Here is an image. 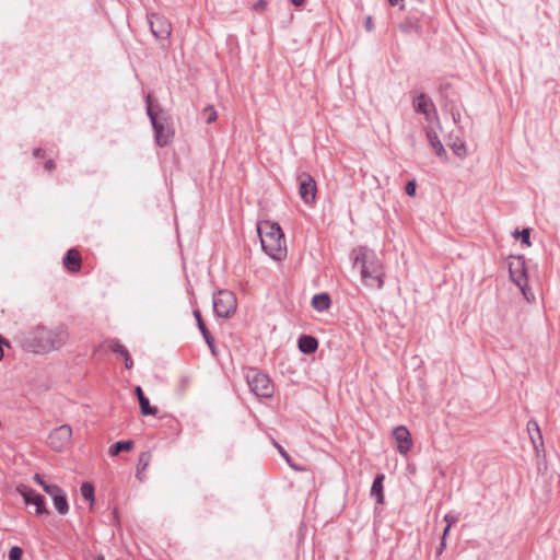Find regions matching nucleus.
I'll list each match as a JSON object with an SVG mask.
<instances>
[{"mask_svg":"<svg viewBox=\"0 0 560 560\" xmlns=\"http://www.w3.org/2000/svg\"><path fill=\"white\" fill-rule=\"evenodd\" d=\"M148 102V115L151 119L152 126L155 132V140L160 147H164L171 143L174 137V130L166 120H160L156 114L153 112L151 106V96L147 98Z\"/></svg>","mask_w":560,"mask_h":560,"instance_id":"nucleus-5","label":"nucleus"},{"mask_svg":"<svg viewBox=\"0 0 560 560\" xmlns=\"http://www.w3.org/2000/svg\"><path fill=\"white\" fill-rule=\"evenodd\" d=\"M446 548V539L442 538L440 542V547L438 548V556L442 555L444 549Z\"/></svg>","mask_w":560,"mask_h":560,"instance_id":"nucleus-35","label":"nucleus"},{"mask_svg":"<svg viewBox=\"0 0 560 560\" xmlns=\"http://www.w3.org/2000/svg\"><path fill=\"white\" fill-rule=\"evenodd\" d=\"M34 480H35L38 485H40V486L43 487V489H44V490H45V486H49L48 483H46V482L42 479L40 475H38V474H36V475L34 476Z\"/></svg>","mask_w":560,"mask_h":560,"instance_id":"nucleus-34","label":"nucleus"},{"mask_svg":"<svg viewBox=\"0 0 560 560\" xmlns=\"http://www.w3.org/2000/svg\"><path fill=\"white\" fill-rule=\"evenodd\" d=\"M365 27L368 31H371L373 28V22H372V18L369 16L365 21Z\"/></svg>","mask_w":560,"mask_h":560,"instance_id":"nucleus-36","label":"nucleus"},{"mask_svg":"<svg viewBox=\"0 0 560 560\" xmlns=\"http://www.w3.org/2000/svg\"><path fill=\"white\" fill-rule=\"evenodd\" d=\"M257 233L262 250L273 260L287 258L288 249L284 234L277 222L264 220L257 223Z\"/></svg>","mask_w":560,"mask_h":560,"instance_id":"nucleus-2","label":"nucleus"},{"mask_svg":"<svg viewBox=\"0 0 560 560\" xmlns=\"http://www.w3.org/2000/svg\"><path fill=\"white\" fill-rule=\"evenodd\" d=\"M81 495L90 502L91 505L94 503V487L90 482H83L81 486Z\"/></svg>","mask_w":560,"mask_h":560,"instance_id":"nucleus-25","label":"nucleus"},{"mask_svg":"<svg viewBox=\"0 0 560 560\" xmlns=\"http://www.w3.org/2000/svg\"><path fill=\"white\" fill-rule=\"evenodd\" d=\"M415 108L417 112L425 115L428 121L436 120L438 117L435 115L433 104L431 101L423 94L419 95L413 102Z\"/></svg>","mask_w":560,"mask_h":560,"instance_id":"nucleus-14","label":"nucleus"},{"mask_svg":"<svg viewBox=\"0 0 560 560\" xmlns=\"http://www.w3.org/2000/svg\"><path fill=\"white\" fill-rule=\"evenodd\" d=\"M292 3L295 5V7H300L303 4L304 0H291Z\"/></svg>","mask_w":560,"mask_h":560,"instance_id":"nucleus-41","label":"nucleus"},{"mask_svg":"<svg viewBox=\"0 0 560 560\" xmlns=\"http://www.w3.org/2000/svg\"><path fill=\"white\" fill-rule=\"evenodd\" d=\"M427 138H428L431 147L434 149V151H435V153L438 155L441 156V155H443L445 153L444 147L441 143V141L439 140V137H438L436 132H434L431 129H428L427 130Z\"/></svg>","mask_w":560,"mask_h":560,"instance_id":"nucleus-22","label":"nucleus"},{"mask_svg":"<svg viewBox=\"0 0 560 560\" xmlns=\"http://www.w3.org/2000/svg\"><path fill=\"white\" fill-rule=\"evenodd\" d=\"M452 115H453L454 121L457 122L459 120V117H460L459 113H454L453 112Z\"/></svg>","mask_w":560,"mask_h":560,"instance_id":"nucleus-42","label":"nucleus"},{"mask_svg":"<svg viewBox=\"0 0 560 560\" xmlns=\"http://www.w3.org/2000/svg\"><path fill=\"white\" fill-rule=\"evenodd\" d=\"M33 155H34L35 158L43 156V150H42V149H35V150L33 151Z\"/></svg>","mask_w":560,"mask_h":560,"instance_id":"nucleus-39","label":"nucleus"},{"mask_svg":"<svg viewBox=\"0 0 560 560\" xmlns=\"http://www.w3.org/2000/svg\"><path fill=\"white\" fill-rule=\"evenodd\" d=\"M149 23L151 31L156 38L166 39L170 37L172 25L166 18L159 14H151Z\"/></svg>","mask_w":560,"mask_h":560,"instance_id":"nucleus-10","label":"nucleus"},{"mask_svg":"<svg viewBox=\"0 0 560 560\" xmlns=\"http://www.w3.org/2000/svg\"><path fill=\"white\" fill-rule=\"evenodd\" d=\"M236 306V298L230 291H219L213 298V307L220 317H230L235 313Z\"/></svg>","mask_w":560,"mask_h":560,"instance_id":"nucleus-7","label":"nucleus"},{"mask_svg":"<svg viewBox=\"0 0 560 560\" xmlns=\"http://www.w3.org/2000/svg\"><path fill=\"white\" fill-rule=\"evenodd\" d=\"M132 445H133V443L131 441L117 442L109 447L108 454L110 456H116L122 451H125V452L130 451L132 448Z\"/></svg>","mask_w":560,"mask_h":560,"instance_id":"nucleus-24","label":"nucleus"},{"mask_svg":"<svg viewBox=\"0 0 560 560\" xmlns=\"http://www.w3.org/2000/svg\"><path fill=\"white\" fill-rule=\"evenodd\" d=\"M252 392L258 397L269 398L273 395L275 387L268 375L253 372L247 376Z\"/></svg>","mask_w":560,"mask_h":560,"instance_id":"nucleus-6","label":"nucleus"},{"mask_svg":"<svg viewBox=\"0 0 560 560\" xmlns=\"http://www.w3.org/2000/svg\"><path fill=\"white\" fill-rule=\"evenodd\" d=\"M312 306L318 312L328 310L330 306L329 295L326 293L314 295L312 299Z\"/></svg>","mask_w":560,"mask_h":560,"instance_id":"nucleus-20","label":"nucleus"},{"mask_svg":"<svg viewBox=\"0 0 560 560\" xmlns=\"http://www.w3.org/2000/svg\"><path fill=\"white\" fill-rule=\"evenodd\" d=\"M444 521L446 522V525H448V527H452V525L455 524L456 522V517L447 514L444 516Z\"/></svg>","mask_w":560,"mask_h":560,"instance_id":"nucleus-32","label":"nucleus"},{"mask_svg":"<svg viewBox=\"0 0 560 560\" xmlns=\"http://www.w3.org/2000/svg\"><path fill=\"white\" fill-rule=\"evenodd\" d=\"M318 342L316 338L312 336H302L299 339V349L303 353H313L317 350Z\"/></svg>","mask_w":560,"mask_h":560,"instance_id":"nucleus-18","label":"nucleus"},{"mask_svg":"<svg viewBox=\"0 0 560 560\" xmlns=\"http://www.w3.org/2000/svg\"><path fill=\"white\" fill-rule=\"evenodd\" d=\"M450 530H451V527H448V525H446V527L443 530L442 538L446 539V536L448 535Z\"/></svg>","mask_w":560,"mask_h":560,"instance_id":"nucleus-40","label":"nucleus"},{"mask_svg":"<svg viewBox=\"0 0 560 560\" xmlns=\"http://www.w3.org/2000/svg\"><path fill=\"white\" fill-rule=\"evenodd\" d=\"M451 148H452L453 152H454L457 156H459V158L465 156V154H466V148H465V144H464L463 142H459V143H456V142H455V143H453V144H452V147H451Z\"/></svg>","mask_w":560,"mask_h":560,"instance_id":"nucleus-28","label":"nucleus"},{"mask_svg":"<svg viewBox=\"0 0 560 560\" xmlns=\"http://www.w3.org/2000/svg\"><path fill=\"white\" fill-rule=\"evenodd\" d=\"M22 553H23V550L20 547H18V546L12 547L9 552V559L10 560H21Z\"/></svg>","mask_w":560,"mask_h":560,"instance_id":"nucleus-29","label":"nucleus"},{"mask_svg":"<svg viewBox=\"0 0 560 560\" xmlns=\"http://www.w3.org/2000/svg\"><path fill=\"white\" fill-rule=\"evenodd\" d=\"M508 266L511 280L521 289L525 299L529 300L524 257L510 256L508 259Z\"/></svg>","mask_w":560,"mask_h":560,"instance_id":"nucleus-4","label":"nucleus"},{"mask_svg":"<svg viewBox=\"0 0 560 560\" xmlns=\"http://www.w3.org/2000/svg\"><path fill=\"white\" fill-rule=\"evenodd\" d=\"M355 264L360 265L361 278L365 285L371 288H381L383 285V267L372 250L360 247L357 250Z\"/></svg>","mask_w":560,"mask_h":560,"instance_id":"nucleus-3","label":"nucleus"},{"mask_svg":"<svg viewBox=\"0 0 560 560\" xmlns=\"http://www.w3.org/2000/svg\"><path fill=\"white\" fill-rule=\"evenodd\" d=\"M71 439H72L71 427L68 424H62L50 432L49 446L55 452H61L71 443Z\"/></svg>","mask_w":560,"mask_h":560,"instance_id":"nucleus-8","label":"nucleus"},{"mask_svg":"<svg viewBox=\"0 0 560 560\" xmlns=\"http://www.w3.org/2000/svg\"><path fill=\"white\" fill-rule=\"evenodd\" d=\"M16 491L23 497L26 504H33L36 506V513L38 515L49 513L45 506L44 497L37 494L34 490L24 485L18 486Z\"/></svg>","mask_w":560,"mask_h":560,"instance_id":"nucleus-9","label":"nucleus"},{"mask_svg":"<svg viewBox=\"0 0 560 560\" xmlns=\"http://www.w3.org/2000/svg\"><path fill=\"white\" fill-rule=\"evenodd\" d=\"M513 235L515 238L520 237L522 243L525 244L526 246H530L529 229H524L522 231H515V233Z\"/></svg>","mask_w":560,"mask_h":560,"instance_id":"nucleus-26","label":"nucleus"},{"mask_svg":"<svg viewBox=\"0 0 560 560\" xmlns=\"http://www.w3.org/2000/svg\"><path fill=\"white\" fill-rule=\"evenodd\" d=\"M383 481L384 475L376 476L371 488V493L372 495L376 497V501L378 504H382L384 502Z\"/></svg>","mask_w":560,"mask_h":560,"instance_id":"nucleus-21","label":"nucleus"},{"mask_svg":"<svg viewBox=\"0 0 560 560\" xmlns=\"http://www.w3.org/2000/svg\"><path fill=\"white\" fill-rule=\"evenodd\" d=\"M95 560H105V558H104V556L98 555V556L95 558Z\"/></svg>","mask_w":560,"mask_h":560,"instance_id":"nucleus-44","label":"nucleus"},{"mask_svg":"<svg viewBox=\"0 0 560 560\" xmlns=\"http://www.w3.org/2000/svg\"><path fill=\"white\" fill-rule=\"evenodd\" d=\"M45 492L48 493L52 501L56 510L60 514H67L69 505L62 489L59 486H45Z\"/></svg>","mask_w":560,"mask_h":560,"instance_id":"nucleus-13","label":"nucleus"},{"mask_svg":"<svg viewBox=\"0 0 560 560\" xmlns=\"http://www.w3.org/2000/svg\"><path fill=\"white\" fill-rule=\"evenodd\" d=\"M398 1H399V0H389V2H390V4H392V5L397 4V2H398Z\"/></svg>","mask_w":560,"mask_h":560,"instance_id":"nucleus-45","label":"nucleus"},{"mask_svg":"<svg viewBox=\"0 0 560 560\" xmlns=\"http://www.w3.org/2000/svg\"><path fill=\"white\" fill-rule=\"evenodd\" d=\"M277 448L279 450V453L287 459L289 460V456L287 454V452L278 444H276Z\"/></svg>","mask_w":560,"mask_h":560,"instance_id":"nucleus-37","label":"nucleus"},{"mask_svg":"<svg viewBox=\"0 0 560 560\" xmlns=\"http://www.w3.org/2000/svg\"><path fill=\"white\" fill-rule=\"evenodd\" d=\"M198 326H199V329H200V331L202 332V335H203V337H205V339H206L207 343H208L209 346H211V338H210L209 331H208V329H207V327H206V325H205V323H203V320H202V319H199V320H198Z\"/></svg>","mask_w":560,"mask_h":560,"instance_id":"nucleus-30","label":"nucleus"},{"mask_svg":"<svg viewBox=\"0 0 560 560\" xmlns=\"http://www.w3.org/2000/svg\"><path fill=\"white\" fill-rule=\"evenodd\" d=\"M112 350H113V352L120 354L121 358L125 359V366H126V369L129 370V369L132 368V360L130 358V354H129V352L127 351V349L122 345H120L118 342H115V343L112 345Z\"/></svg>","mask_w":560,"mask_h":560,"instance_id":"nucleus-23","label":"nucleus"},{"mask_svg":"<svg viewBox=\"0 0 560 560\" xmlns=\"http://www.w3.org/2000/svg\"><path fill=\"white\" fill-rule=\"evenodd\" d=\"M406 192L408 196L413 197L416 195V183L415 180H410L406 185Z\"/></svg>","mask_w":560,"mask_h":560,"instance_id":"nucleus-31","label":"nucleus"},{"mask_svg":"<svg viewBox=\"0 0 560 560\" xmlns=\"http://www.w3.org/2000/svg\"><path fill=\"white\" fill-rule=\"evenodd\" d=\"M63 266L71 272H75L81 267V256L78 250L70 249L68 250L65 259Z\"/></svg>","mask_w":560,"mask_h":560,"instance_id":"nucleus-15","label":"nucleus"},{"mask_svg":"<svg viewBox=\"0 0 560 560\" xmlns=\"http://www.w3.org/2000/svg\"><path fill=\"white\" fill-rule=\"evenodd\" d=\"M203 114H205V116H206V121H207L208 124H211V122H213V121H215V120H217V117H218V116H217V112H215V109L213 108V106H208V107H206V108L203 109Z\"/></svg>","mask_w":560,"mask_h":560,"instance_id":"nucleus-27","label":"nucleus"},{"mask_svg":"<svg viewBox=\"0 0 560 560\" xmlns=\"http://www.w3.org/2000/svg\"><path fill=\"white\" fill-rule=\"evenodd\" d=\"M393 438L397 445V451L400 454H407L412 447V439L409 430L405 425H399L394 429Z\"/></svg>","mask_w":560,"mask_h":560,"instance_id":"nucleus-12","label":"nucleus"},{"mask_svg":"<svg viewBox=\"0 0 560 560\" xmlns=\"http://www.w3.org/2000/svg\"><path fill=\"white\" fill-rule=\"evenodd\" d=\"M527 431L529 433L530 440L534 444V447L538 450L539 446H542V435L539 429V425L536 421H529L527 424Z\"/></svg>","mask_w":560,"mask_h":560,"instance_id":"nucleus-17","label":"nucleus"},{"mask_svg":"<svg viewBox=\"0 0 560 560\" xmlns=\"http://www.w3.org/2000/svg\"><path fill=\"white\" fill-rule=\"evenodd\" d=\"M5 343L4 339L0 336V361L2 360L3 358V349H2V346Z\"/></svg>","mask_w":560,"mask_h":560,"instance_id":"nucleus-38","label":"nucleus"},{"mask_svg":"<svg viewBox=\"0 0 560 560\" xmlns=\"http://www.w3.org/2000/svg\"><path fill=\"white\" fill-rule=\"evenodd\" d=\"M299 192L305 203L312 205L315 202L317 188L316 183L311 175L302 174L300 176Z\"/></svg>","mask_w":560,"mask_h":560,"instance_id":"nucleus-11","label":"nucleus"},{"mask_svg":"<svg viewBox=\"0 0 560 560\" xmlns=\"http://www.w3.org/2000/svg\"><path fill=\"white\" fill-rule=\"evenodd\" d=\"M136 394L139 399L141 413L143 416H154L158 412V409L155 407H151L149 399L144 396L142 389L140 386L136 387Z\"/></svg>","mask_w":560,"mask_h":560,"instance_id":"nucleus-16","label":"nucleus"},{"mask_svg":"<svg viewBox=\"0 0 560 560\" xmlns=\"http://www.w3.org/2000/svg\"><path fill=\"white\" fill-rule=\"evenodd\" d=\"M68 339L69 331L62 325H38L25 335L23 347L34 353H50L61 349Z\"/></svg>","mask_w":560,"mask_h":560,"instance_id":"nucleus-1","label":"nucleus"},{"mask_svg":"<svg viewBox=\"0 0 560 560\" xmlns=\"http://www.w3.org/2000/svg\"><path fill=\"white\" fill-rule=\"evenodd\" d=\"M194 316H195V318L197 319V322H198L199 319H202V318H201V314H200V312H199V311H195V312H194Z\"/></svg>","mask_w":560,"mask_h":560,"instance_id":"nucleus-43","label":"nucleus"},{"mask_svg":"<svg viewBox=\"0 0 560 560\" xmlns=\"http://www.w3.org/2000/svg\"><path fill=\"white\" fill-rule=\"evenodd\" d=\"M151 462V453L150 452H143L139 456L138 465H137V472L136 477L139 481H144V471L149 467Z\"/></svg>","mask_w":560,"mask_h":560,"instance_id":"nucleus-19","label":"nucleus"},{"mask_svg":"<svg viewBox=\"0 0 560 560\" xmlns=\"http://www.w3.org/2000/svg\"><path fill=\"white\" fill-rule=\"evenodd\" d=\"M45 170L47 172H51L55 170L56 165H55V162L52 160H48L45 165H44Z\"/></svg>","mask_w":560,"mask_h":560,"instance_id":"nucleus-33","label":"nucleus"}]
</instances>
